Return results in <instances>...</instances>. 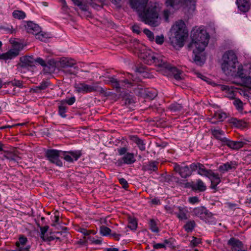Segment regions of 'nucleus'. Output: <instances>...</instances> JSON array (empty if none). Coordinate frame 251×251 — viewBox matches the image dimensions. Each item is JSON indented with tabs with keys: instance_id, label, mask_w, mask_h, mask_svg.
<instances>
[{
	"instance_id": "nucleus-1",
	"label": "nucleus",
	"mask_w": 251,
	"mask_h": 251,
	"mask_svg": "<svg viewBox=\"0 0 251 251\" xmlns=\"http://www.w3.org/2000/svg\"><path fill=\"white\" fill-rule=\"evenodd\" d=\"M191 36L190 46L193 49L194 61L197 65L201 66L206 60L204 50L208 43L209 36L203 26L195 27Z\"/></svg>"
},
{
	"instance_id": "nucleus-2",
	"label": "nucleus",
	"mask_w": 251,
	"mask_h": 251,
	"mask_svg": "<svg viewBox=\"0 0 251 251\" xmlns=\"http://www.w3.org/2000/svg\"><path fill=\"white\" fill-rule=\"evenodd\" d=\"M148 0H130L131 7L138 13L141 20L152 26L158 25V10L156 3L147 5Z\"/></svg>"
},
{
	"instance_id": "nucleus-3",
	"label": "nucleus",
	"mask_w": 251,
	"mask_h": 251,
	"mask_svg": "<svg viewBox=\"0 0 251 251\" xmlns=\"http://www.w3.org/2000/svg\"><path fill=\"white\" fill-rule=\"evenodd\" d=\"M133 46L135 49L140 52L139 57L144 62L149 65L154 64L158 67V71L160 72L163 67H166V59L161 55L154 54L151 50L148 49L146 46L141 44L135 39L132 40Z\"/></svg>"
},
{
	"instance_id": "nucleus-4",
	"label": "nucleus",
	"mask_w": 251,
	"mask_h": 251,
	"mask_svg": "<svg viewBox=\"0 0 251 251\" xmlns=\"http://www.w3.org/2000/svg\"><path fill=\"white\" fill-rule=\"evenodd\" d=\"M188 36V30L182 20L176 21L170 30L169 40L175 48H181L184 45L185 39Z\"/></svg>"
},
{
	"instance_id": "nucleus-5",
	"label": "nucleus",
	"mask_w": 251,
	"mask_h": 251,
	"mask_svg": "<svg viewBox=\"0 0 251 251\" xmlns=\"http://www.w3.org/2000/svg\"><path fill=\"white\" fill-rule=\"evenodd\" d=\"M196 0H166V5L169 8L163 12V16L168 21L169 16L175 12L180 5H185L189 10L194 11L195 9Z\"/></svg>"
},
{
	"instance_id": "nucleus-6",
	"label": "nucleus",
	"mask_w": 251,
	"mask_h": 251,
	"mask_svg": "<svg viewBox=\"0 0 251 251\" xmlns=\"http://www.w3.org/2000/svg\"><path fill=\"white\" fill-rule=\"evenodd\" d=\"M222 69L228 75L235 71V67L238 65L237 56L233 50L226 51L222 56Z\"/></svg>"
},
{
	"instance_id": "nucleus-7",
	"label": "nucleus",
	"mask_w": 251,
	"mask_h": 251,
	"mask_svg": "<svg viewBox=\"0 0 251 251\" xmlns=\"http://www.w3.org/2000/svg\"><path fill=\"white\" fill-rule=\"evenodd\" d=\"M235 70V72L228 75L239 77L244 85L251 88V63L242 65L239 63Z\"/></svg>"
},
{
	"instance_id": "nucleus-8",
	"label": "nucleus",
	"mask_w": 251,
	"mask_h": 251,
	"mask_svg": "<svg viewBox=\"0 0 251 251\" xmlns=\"http://www.w3.org/2000/svg\"><path fill=\"white\" fill-rule=\"evenodd\" d=\"M75 91L77 93H87L92 92H104L103 89L99 86L97 83L92 85H88L84 83H75L74 85Z\"/></svg>"
},
{
	"instance_id": "nucleus-9",
	"label": "nucleus",
	"mask_w": 251,
	"mask_h": 251,
	"mask_svg": "<svg viewBox=\"0 0 251 251\" xmlns=\"http://www.w3.org/2000/svg\"><path fill=\"white\" fill-rule=\"evenodd\" d=\"M23 47L21 44L16 43L13 45L12 48L6 52L0 53V60H3L5 62L15 58L17 56Z\"/></svg>"
},
{
	"instance_id": "nucleus-10",
	"label": "nucleus",
	"mask_w": 251,
	"mask_h": 251,
	"mask_svg": "<svg viewBox=\"0 0 251 251\" xmlns=\"http://www.w3.org/2000/svg\"><path fill=\"white\" fill-rule=\"evenodd\" d=\"M173 168L176 173H177L182 178H184L190 176L193 172L191 165L188 166L183 162L174 163Z\"/></svg>"
},
{
	"instance_id": "nucleus-11",
	"label": "nucleus",
	"mask_w": 251,
	"mask_h": 251,
	"mask_svg": "<svg viewBox=\"0 0 251 251\" xmlns=\"http://www.w3.org/2000/svg\"><path fill=\"white\" fill-rule=\"evenodd\" d=\"M45 154L50 162L58 166H62V163L60 159V158H62V151L54 149L48 150L46 151Z\"/></svg>"
},
{
	"instance_id": "nucleus-12",
	"label": "nucleus",
	"mask_w": 251,
	"mask_h": 251,
	"mask_svg": "<svg viewBox=\"0 0 251 251\" xmlns=\"http://www.w3.org/2000/svg\"><path fill=\"white\" fill-rule=\"evenodd\" d=\"M166 67H163L160 72L164 75H173L174 77L176 80H179L182 79L181 72L176 69V67H173L171 65L166 63Z\"/></svg>"
},
{
	"instance_id": "nucleus-13",
	"label": "nucleus",
	"mask_w": 251,
	"mask_h": 251,
	"mask_svg": "<svg viewBox=\"0 0 251 251\" xmlns=\"http://www.w3.org/2000/svg\"><path fill=\"white\" fill-rule=\"evenodd\" d=\"M81 155L80 151H70L66 153L63 152L62 158L66 161L72 163L77 160Z\"/></svg>"
},
{
	"instance_id": "nucleus-14",
	"label": "nucleus",
	"mask_w": 251,
	"mask_h": 251,
	"mask_svg": "<svg viewBox=\"0 0 251 251\" xmlns=\"http://www.w3.org/2000/svg\"><path fill=\"white\" fill-rule=\"evenodd\" d=\"M191 167L193 172L198 170V173L202 176L207 177L210 173V170H206L204 166L200 163H192L191 164Z\"/></svg>"
},
{
	"instance_id": "nucleus-15",
	"label": "nucleus",
	"mask_w": 251,
	"mask_h": 251,
	"mask_svg": "<svg viewBox=\"0 0 251 251\" xmlns=\"http://www.w3.org/2000/svg\"><path fill=\"white\" fill-rule=\"evenodd\" d=\"M110 81L113 86L116 89L120 88L122 87H129L131 85V83L127 79L118 81L116 78L111 77L110 78Z\"/></svg>"
},
{
	"instance_id": "nucleus-16",
	"label": "nucleus",
	"mask_w": 251,
	"mask_h": 251,
	"mask_svg": "<svg viewBox=\"0 0 251 251\" xmlns=\"http://www.w3.org/2000/svg\"><path fill=\"white\" fill-rule=\"evenodd\" d=\"M210 131L212 136L223 144L224 140H225L226 139V137L225 136V132L220 128H216L215 127L211 128Z\"/></svg>"
},
{
	"instance_id": "nucleus-17",
	"label": "nucleus",
	"mask_w": 251,
	"mask_h": 251,
	"mask_svg": "<svg viewBox=\"0 0 251 251\" xmlns=\"http://www.w3.org/2000/svg\"><path fill=\"white\" fill-rule=\"evenodd\" d=\"M211 181V188L212 189H215L216 186L221 182V178L217 173L210 171V173L207 176Z\"/></svg>"
},
{
	"instance_id": "nucleus-18",
	"label": "nucleus",
	"mask_w": 251,
	"mask_h": 251,
	"mask_svg": "<svg viewBox=\"0 0 251 251\" xmlns=\"http://www.w3.org/2000/svg\"><path fill=\"white\" fill-rule=\"evenodd\" d=\"M222 145H226L233 150H238L244 146L245 143L243 141H233L226 138Z\"/></svg>"
},
{
	"instance_id": "nucleus-19",
	"label": "nucleus",
	"mask_w": 251,
	"mask_h": 251,
	"mask_svg": "<svg viewBox=\"0 0 251 251\" xmlns=\"http://www.w3.org/2000/svg\"><path fill=\"white\" fill-rule=\"evenodd\" d=\"M25 27L27 32L35 35L41 31L40 27L32 22H27Z\"/></svg>"
},
{
	"instance_id": "nucleus-20",
	"label": "nucleus",
	"mask_w": 251,
	"mask_h": 251,
	"mask_svg": "<svg viewBox=\"0 0 251 251\" xmlns=\"http://www.w3.org/2000/svg\"><path fill=\"white\" fill-rule=\"evenodd\" d=\"M20 60L21 62V67L23 68L31 67L35 65V59L32 56H25L21 57Z\"/></svg>"
},
{
	"instance_id": "nucleus-21",
	"label": "nucleus",
	"mask_w": 251,
	"mask_h": 251,
	"mask_svg": "<svg viewBox=\"0 0 251 251\" xmlns=\"http://www.w3.org/2000/svg\"><path fill=\"white\" fill-rule=\"evenodd\" d=\"M236 166L237 164L235 161L227 162L221 165L219 167V170L222 174H224L230 170L235 169Z\"/></svg>"
},
{
	"instance_id": "nucleus-22",
	"label": "nucleus",
	"mask_w": 251,
	"mask_h": 251,
	"mask_svg": "<svg viewBox=\"0 0 251 251\" xmlns=\"http://www.w3.org/2000/svg\"><path fill=\"white\" fill-rule=\"evenodd\" d=\"M136 161L133 153H126L122 157L118 160L120 163H124L126 164H131Z\"/></svg>"
},
{
	"instance_id": "nucleus-23",
	"label": "nucleus",
	"mask_w": 251,
	"mask_h": 251,
	"mask_svg": "<svg viewBox=\"0 0 251 251\" xmlns=\"http://www.w3.org/2000/svg\"><path fill=\"white\" fill-rule=\"evenodd\" d=\"M236 3L239 10L242 12H247L250 8L251 4L249 0H236Z\"/></svg>"
},
{
	"instance_id": "nucleus-24",
	"label": "nucleus",
	"mask_w": 251,
	"mask_h": 251,
	"mask_svg": "<svg viewBox=\"0 0 251 251\" xmlns=\"http://www.w3.org/2000/svg\"><path fill=\"white\" fill-rule=\"evenodd\" d=\"M187 211L185 208L180 206H176L174 210V214L180 220L187 219Z\"/></svg>"
},
{
	"instance_id": "nucleus-25",
	"label": "nucleus",
	"mask_w": 251,
	"mask_h": 251,
	"mask_svg": "<svg viewBox=\"0 0 251 251\" xmlns=\"http://www.w3.org/2000/svg\"><path fill=\"white\" fill-rule=\"evenodd\" d=\"M59 63L60 67L67 68L73 67L75 64V61L71 58H62L60 59Z\"/></svg>"
},
{
	"instance_id": "nucleus-26",
	"label": "nucleus",
	"mask_w": 251,
	"mask_h": 251,
	"mask_svg": "<svg viewBox=\"0 0 251 251\" xmlns=\"http://www.w3.org/2000/svg\"><path fill=\"white\" fill-rule=\"evenodd\" d=\"M228 244L231 246L232 251H238V249L240 250L243 247L242 242L234 238H230L228 241Z\"/></svg>"
},
{
	"instance_id": "nucleus-27",
	"label": "nucleus",
	"mask_w": 251,
	"mask_h": 251,
	"mask_svg": "<svg viewBox=\"0 0 251 251\" xmlns=\"http://www.w3.org/2000/svg\"><path fill=\"white\" fill-rule=\"evenodd\" d=\"M27 242V238L24 236H21L19 238V240L17 241L15 243L16 247L18 248H21L24 250L25 251H29L30 246H27L24 247V246L26 245Z\"/></svg>"
},
{
	"instance_id": "nucleus-28",
	"label": "nucleus",
	"mask_w": 251,
	"mask_h": 251,
	"mask_svg": "<svg viewBox=\"0 0 251 251\" xmlns=\"http://www.w3.org/2000/svg\"><path fill=\"white\" fill-rule=\"evenodd\" d=\"M193 213L201 219H203L207 215V210L203 207H199L194 209Z\"/></svg>"
},
{
	"instance_id": "nucleus-29",
	"label": "nucleus",
	"mask_w": 251,
	"mask_h": 251,
	"mask_svg": "<svg viewBox=\"0 0 251 251\" xmlns=\"http://www.w3.org/2000/svg\"><path fill=\"white\" fill-rule=\"evenodd\" d=\"M89 5H91L92 6L94 7L92 0H86L85 1H82V2L80 3V5H78V6L79 7L81 10L87 12L88 14H87V16H89L90 14V12L88 11Z\"/></svg>"
},
{
	"instance_id": "nucleus-30",
	"label": "nucleus",
	"mask_w": 251,
	"mask_h": 251,
	"mask_svg": "<svg viewBox=\"0 0 251 251\" xmlns=\"http://www.w3.org/2000/svg\"><path fill=\"white\" fill-rule=\"evenodd\" d=\"M193 189L200 191H204L206 189V186L204 183L200 179H198L193 184Z\"/></svg>"
},
{
	"instance_id": "nucleus-31",
	"label": "nucleus",
	"mask_w": 251,
	"mask_h": 251,
	"mask_svg": "<svg viewBox=\"0 0 251 251\" xmlns=\"http://www.w3.org/2000/svg\"><path fill=\"white\" fill-rule=\"evenodd\" d=\"M227 117V115L225 112L221 111H217L214 113L213 118L215 119L218 122H222Z\"/></svg>"
},
{
	"instance_id": "nucleus-32",
	"label": "nucleus",
	"mask_w": 251,
	"mask_h": 251,
	"mask_svg": "<svg viewBox=\"0 0 251 251\" xmlns=\"http://www.w3.org/2000/svg\"><path fill=\"white\" fill-rule=\"evenodd\" d=\"M132 140L133 142L137 145L141 151H145L146 149L145 143L144 141L136 136L133 137Z\"/></svg>"
},
{
	"instance_id": "nucleus-33",
	"label": "nucleus",
	"mask_w": 251,
	"mask_h": 251,
	"mask_svg": "<svg viewBox=\"0 0 251 251\" xmlns=\"http://www.w3.org/2000/svg\"><path fill=\"white\" fill-rule=\"evenodd\" d=\"M195 226L196 224L194 221H188L184 226V228L186 231L187 232H190L193 231Z\"/></svg>"
},
{
	"instance_id": "nucleus-34",
	"label": "nucleus",
	"mask_w": 251,
	"mask_h": 251,
	"mask_svg": "<svg viewBox=\"0 0 251 251\" xmlns=\"http://www.w3.org/2000/svg\"><path fill=\"white\" fill-rule=\"evenodd\" d=\"M149 226L150 229L152 232L157 233L159 231V229L157 226V223L154 220H150L149 222Z\"/></svg>"
},
{
	"instance_id": "nucleus-35",
	"label": "nucleus",
	"mask_w": 251,
	"mask_h": 251,
	"mask_svg": "<svg viewBox=\"0 0 251 251\" xmlns=\"http://www.w3.org/2000/svg\"><path fill=\"white\" fill-rule=\"evenodd\" d=\"M13 17L18 19H23L25 18V12L20 10H15L12 13Z\"/></svg>"
},
{
	"instance_id": "nucleus-36",
	"label": "nucleus",
	"mask_w": 251,
	"mask_h": 251,
	"mask_svg": "<svg viewBox=\"0 0 251 251\" xmlns=\"http://www.w3.org/2000/svg\"><path fill=\"white\" fill-rule=\"evenodd\" d=\"M100 234L103 236L109 235L111 232V229L104 226H101L100 229Z\"/></svg>"
},
{
	"instance_id": "nucleus-37",
	"label": "nucleus",
	"mask_w": 251,
	"mask_h": 251,
	"mask_svg": "<svg viewBox=\"0 0 251 251\" xmlns=\"http://www.w3.org/2000/svg\"><path fill=\"white\" fill-rule=\"evenodd\" d=\"M169 108L173 112H177L180 111L182 108V106L180 104L174 103L169 106Z\"/></svg>"
},
{
	"instance_id": "nucleus-38",
	"label": "nucleus",
	"mask_w": 251,
	"mask_h": 251,
	"mask_svg": "<svg viewBox=\"0 0 251 251\" xmlns=\"http://www.w3.org/2000/svg\"><path fill=\"white\" fill-rule=\"evenodd\" d=\"M49 82L43 81L39 86H37L35 89L36 92H39L41 90L46 89L49 85Z\"/></svg>"
},
{
	"instance_id": "nucleus-39",
	"label": "nucleus",
	"mask_w": 251,
	"mask_h": 251,
	"mask_svg": "<svg viewBox=\"0 0 251 251\" xmlns=\"http://www.w3.org/2000/svg\"><path fill=\"white\" fill-rule=\"evenodd\" d=\"M67 107L64 104H61L58 106V114L62 118L66 117V112Z\"/></svg>"
},
{
	"instance_id": "nucleus-40",
	"label": "nucleus",
	"mask_w": 251,
	"mask_h": 251,
	"mask_svg": "<svg viewBox=\"0 0 251 251\" xmlns=\"http://www.w3.org/2000/svg\"><path fill=\"white\" fill-rule=\"evenodd\" d=\"M137 227V222L135 219H130L128 222V227L131 230H135Z\"/></svg>"
},
{
	"instance_id": "nucleus-41",
	"label": "nucleus",
	"mask_w": 251,
	"mask_h": 251,
	"mask_svg": "<svg viewBox=\"0 0 251 251\" xmlns=\"http://www.w3.org/2000/svg\"><path fill=\"white\" fill-rule=\"evenodd\" d=\"M146 93L147 96L151 99H154L157 95L156 90H148L146 91Z\"/></svg>"
},
{
	"instance_id": "nucleus-42",
	"label": "nucleus",
	"mask_w": 251,
	"mask_h": 251,
	"mask_svg": "<svg viewBox=\"0 0 251 251\" xmlns=\"http://www.w3.org/2000/svg\"><path fill=\"white\" fill-rule=\"evenodd\" d=\"M35 36L36 39L43 42H46L49 37L47 34L42 32L41 31Z\"/></svg>"
},
{
	"instance_id": "nucleus-43",
	"label": "nucleus",
	"mask_w": 251,
	"mask_h": 251,
	"mask_svg": "<svg viewBox=\"0 0 251 251\" xmlns=\"http://www.w3.org/2000/svg\"><path fill=\"white\" fill-rule=\"evenodd\" d=\"M233 104L239 111L243 110V102L240 100H235L233 102Z\"/></svg>"
},
{
	"instance_id": "nucleus-44",
	"label": "nucleus",
	"mask_w": 251,
	"mask_h": 251,
	"mask_svg": "<svg viewBox=\"0 0 251 251\" xmlns=\"http://www.w3.org/2000/svg\"><path fill=\"white\" fill-rule=\"evenodd\" d=\"M144 33L147 35L149 40L151 41H153L154 40V34L153 32L148 29H145L144 30Z\"/></svg>"
},
{
	"instance_id": "nucleus-45",
	"label": "nucleus",
	"mask_w": 251,
	"mask_h": 251,
	"mask_svg": "<svg viewBox=\"0 0 251 251\" xmlns=\"http://www.w3.org/2000/svg\"><path fill=\"white\" fill-rule=\"evenodd\" d=\"M8 83L11 84L12 86H15L20 88L23 87L22 82L20 80L14 79L10 82H9Z\"/></svg>"
},
{
	"instance_id": "nucleus-46",
	"label": "nucleus",
	"mask_w": 251,
	"mask_h": 251,
	"mask_svg": "<svg viewBox=\"0 0 251 251\" xmlns=\"http://www.w3.org/2000/svg\"><path fill=\"white\" fill-rule=\"evenodd\" d=\"M201 243V239L195 237H192V239L190 242V246L192 247H196Z\"/></svg>"
},
{
	"instance_id": "nucleus-47",
	"label": "nucleus",
	"mask_w": 251,
	"mask_h": 251,
	"mask_svg": "<svg viewBox=\"0 0 251 251\" xmlns=\"http://www.w3.org/2000/svg\"><path fill=\"white\" fill-rule=\"evenodd\" d=\"M155 41L156 44H157L158 45H162L164 41L163 35H160L156 36L155 38Z\"/></svg>"
},
{
	"instance_id": "nucleus-48",
	"label": "nucleus",
	"mask_w": 251,
	"mask_h": 251,
	"mask_svg": "<svg viewBox=\"0 0 251 251\" xmlns=\"http://www.w3.org/2000/svg\"><path fill=\"white\" fill-rule=\"evenodd\" d=\"M2 29L7 33H13L15 31V29L11 25L4 26Z\"/></svg>"
},
{
	"instance_id": "nucleus-49",
	"label": "nucleus",
	"mask_w": 251,
	"mask_h": 251,
	"mask_svg": "<svg viewBox=\"0 0 251 251\" xmlns=\"http://www.w3.org/2000/svg\"><path fill=\"white\" fill-rule=\"evenodd\" d=\"M147 169L151 171H155L157 169V167L155 162H150L147 166Z\"/></svg>"
},
{
	"instance_id": "nucleus-50",
	"label": "nucleus",
	"mask_w": 251,
	"mask_h": 251,
	"mask_svg": "<svg viewBox=\"0 0 251 251\" xmlns=\"http://www.w3.org/2000/svg\"><path fill=\"white\" fill-rule=\"evenodd\" d=\"M120 183L122 185L123 188L126 189L128 187V183L127 181L124 178H121L119 179Z\"/></svg>"
},
{
	"instance_id": "nucleus-51",
	"label": "nucleus",
	"mask_w": 251,
	"mask_h": 251,
	"mask_svg": "<svg viewBox=\"0 0 251 251\" xmlns=\"http://www.w3.org/2000/svg\"><path fill=\"white\" fill-rule=\"evenodd\" d=\"M163 244H164L165 246V248H172L173 247V244L171 242V240L170 239H166L163 242Z\"/></svg>"
},
{
	"instance_id": "nucleus-52",
	"label": "nucleus",
	"mask_w": 251,
	"mask_h": 251,
	"mask_svg": "<svg viewBox=\"0 0 251 251\" xmlns=\"http://www.w3.org/2000/svg\"><path fill=\"white\" fill-rule=\"evenodd\" d=\"M35 63H37L42 66H45L46 65L45 61L42 58L40 57L37 58L35 59Z\"/></svg>"
},
{
	"instance_id": "nucleus-53",
	"label": "nucleus",
	"mask_w": 251,
	"mask_h": 251,
	"mask_svg": "<svg viewBox=\"0 0 251 251\" xmlns=\"http://www.w3.org/2000/svg\"><path fill=\"white\" fill-rule=\"evenodd\" d=\"M78 231L82 233L84 235H89L91 232V230H87L85 228H81L78 230Z\"/></svg>"
},
{
	"instance_id": "nucleus-54",
	"label": "nucleus",
	"mask_w": 251,
	"mask_h": 251,
	"mask_svg": "<svg viewBox=\"0 0 251 251\" xmlns=\"http://www.w3.org/2000/svg\"><path fill=\"white\" fill-rule=\"evenodd\" d=\"M189 201L192 204L198 203L199 201V199L197 197H192L189 198Z\"/></svg>"
},
{
	"instance_id": "nucleus-55",
	"label": "nucleus",
	"mask_w": 251,
	"mask_h": 251,
	"mask_svg": "<svg viewBox=\"0 0 251 251\" xmlns=\"http://www.w3.org/2000/svg\"><path fill=\"white\" fill-rule=\"evenodd\" d=\"M75 101V97H72L66 100V102L69 105L73 104Z\"/></svg>"
},
{
	"instance_id": "nucleus-56",
	"label": "nucleus",
	"mask_w": 251,
	"mask_h": 251,
	"mask_svg": "<svg viewBox=\"0 0 251 251\" xmlns=\"http://www.w3.org/2000/svg\"><path fill=\"white\" fill-rule=\"evenodd\" d=\"M127 149L126 148H121L120 149H118V152L119 154L120 155H124L126 153Z\"/></svg>"
},
{
	"instance_id": "nucleus-57",
	"label": "nucleus",
	"mask_w": 251,
	"mask_h": 251,
	"mask_svg": "<svg viewBox=\"0 0 251 251\" xmlns=\"http://www.w3.org/2000/svg\"><path fill=\"white\" fill-rule=\"evenodd\" d=\"M153 247L155 249L165 248V246L163 243L154 244Z\"/></svg>"
},
{
	"instance_id": "nucleus-58",
	"label": "nucleus",
	"mask_w": 251,
	"mask_h": 251,
	"mask_svg": "<svg viewBox=\"0 0 251 251\" xmlns=\"http://www.w3.org/2000/svg\"><path fill=\"white\" fill-rule=\"evenodd\" d=\"M132 30L134 32L136 33L137 34H139L140 32L139 27H138V26L136 25H134L132 26Z\"/></svg>"
},
{
	"instance_id": "nucleus-59",
	"label": "nucleus",
	"mask_w": 251,
	"mask_h": 251,
	"mask_svg": "<svg viewBox=\"0 0 251 251\" xmlns=\"http://www.w3.org/2000/svg\"><path fill=\"white\" fill-rule=\"evenodd\" d=\"M61 2L62 3V6L63 10L65 12H67L68 7V6L67 5V3H66V1L65 0L64 2Z\"/></svg>"
},
{
	"instance_id": "nucleus-60",
	"label": "nucleus",
	"mask_w": 251,
	"mask_h": 251,
	"mask_svg": "<svg viewBox=\"0 0 251 251\" xmlns=\"http://www.w3.org/2000/svg\"><path fill=\"white\" fill-rule=\"evenodd\" d=\"M151 202L152 204H158L160 202V201L157 199H153L151 200Z\"/></svg>"
},
{
	"instance_id": "nucleus-61",
	"label": "nucleus",
	"mask_w": 251,
	"mask_h": 251,
	"mask_svg": "<svg viewBox=\"0 0 251 251\" xmlns=\"http://www.w3.org/2000/svg\"><path fill=\"white\" fill-rule=\"evenodd\" d=\"M112 236L114 238V239L116 240H120V235L118 234L113 233L112 234Z\"/></svg>"
},
{
	"instance_id": "nucleus-62",
	"label": "nucleus",
	"mask_w": 251,
	"mask_h": 251,
	"mask_svg": "<svg viewBox=\"0 0 251 251\" xmlns=\"http://www.w3.org/2000/svg\"><path fill=\"white\" fill-rule=\"evenodd\" d=\"M91 241L93 243L95 244H100L101 243V241L100 240H95L93 239Z\"/></svg>"
},
{
	"instance_id": "nucleus-63",
	"label": "nucleus",
	"mask_w": 251,
	"mask_h": 251,
	"mask_svg": "<svg viewBox=\"0 0 251 251\" xmlns=\"http://www.w3.org/2000/svg\"><path fill=\"white\" fill-rule=\"evenodd\" d=\"M75 5H80V3L82 2V0H72Z\"/></svg>"
},
{
	"instance_id": "nucleus-64",
	"label": "nucleus",
	"mask_w": 251,
	"mask_h": 251,
	"mask_svg": "<svg viewBox=\"0 0 251 251\" xmlns=\"http://www.w3.org/2000/svg\"><path fill=\"white\" fill-rule=\"evenodd\" d=\"M111 2L114 4H117L121 0H110Z\"/></svg>"
}]
</instances>
